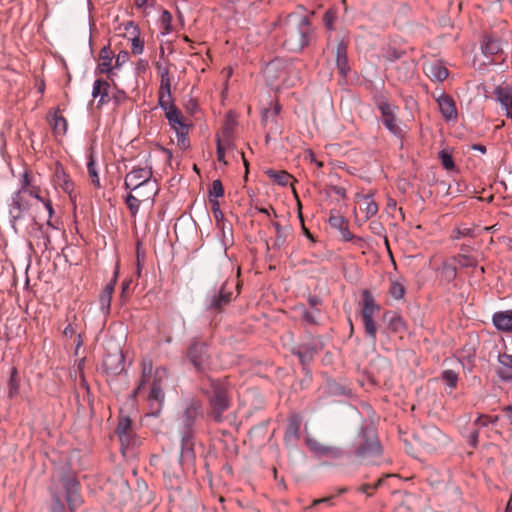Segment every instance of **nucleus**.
Returning a JSON list of instances; mask_svg holds the SVG:
<instances>
[{"label": "nucleus", "mask_w": 512, "mask_h": 512, "mask_svg": "<svg viewBox=\"0 0 512 512\" xmlns=\"http://www.w3.org/2000/svg\"><path fill=\"white\" fill-rule=\"evenodd\" d=\"M166 378L165 369L157 368L153 371L151 359L145 358L141 361V377L131 395V399L137 401L139 397H142L145 387L149 385L148 393L143 396V399L148 403V415L158 417L162 411L165 401L164 382Z\"/></svg>", "instance_id": "1"}, {"label": "nucleus", "mask_w": 512, "mask_h": 512, "mask_svg": "<svg viewBox=\"0 0 512 512\" xmlns=\"http://www.w3.org/2000/svg\"><path fill=\"white\" fill-rule=\"evenodd\" d=\"M80 482L76 477L61 474L50 480V512H75L83 503Z\"/></svg>", "instance_id": "2"}, {"label": "nucleus", "mask_w": 512, "mask_h": 512, "mask_svg": "<svg viewBox=\"0 0 512 512\" xmlns=\"http://www.w3.org/2000/svg\"><path fill=\"white\" fill-rule=\"evenodd\" d=\"M202 393L208 400V417L216 423H222L223 413L232 405V386L226 378L214 379L209 377L207 384H203Z\"/></svg>", "instance_id": "3"}, {"label": "nucleus", "mask_w": 512, "mask_h": 512, "mask_svg": "<svg viewBox=\"0 0 512 512\" xmlns=\"http://www.w3.org/2000/svg\"><path fill=\"white\" fill-rule=\"evenodd\" d=\"M372 100L380 113V120L386 130L399 140L405 137V130L401 126V121L397 116L398 106L389 102L386 95L382 92L374 93Z\"/></svg>", "instance_id": "4"}, {"label": "nucleus", "mask_w": 512, "mask_h": 512, "mask_svg": "<svg viewBox=\"0 0 512 512\" xmlns=\"http://www.w3.org/2000/svg\"><path fill=\"white\" fill-rule=\"evenodd\" d=\"M153 177L152 166L135 167L126 174L124 179V188L129 191H138L147 189V194L142 195L144 199H153L157 192V182Z\"/></svg>", "instance_id": "5"}, {"label": "nucleus", "mask_w": 512, "mask_h": 512, "mask_svg": "<svg viewBox=\"0 0 512 512\" xmlns=\"http://www.w3.org/2000/svg\"><path fill=\"white\" fill-rule=\"evenodd\" d=\"M381 444L373 424L362 425L353 442V453L357 458L366 459L380 456Z\"/></svg>", "instance_id": "6"}, {"label": "nucleus", "mask_w": 512, "mask_h": 512, "mask_svg": "<svg viewBox=\"0 0 512 512\" xmlns=\"http://www.w3.org/2000/svg\"><path fill=\"white\" fill-rule=\"evenodd\" d=\"M158 104L165 112L170 127L177 135V144L182 149L189 147L188 132L189 126L184 121V116L180 109L174 104L173 98L158 101Z\"/></svg>", "instance_id": "7"}, {"label": "nucleus", "mask_w": 512, "mask_h": 512, "mask_svg": "<svg viewBox=\"0 0 512 512\" xmlns=\"http://www.w3.org/2000/svg\"><path fill=\"white\" fill-rule=\"evenodd\" d=\"M233 283L223 282L214 287L205 297V310L210 314H220L233 299Z\"/></svg>", "instance_id": "8"}, {"label": "nucleus", "mask_w": 512, "mask_h": 512, "mask_svg": "<svg viewBox=\"0 0 512 512\" xmlns=\"http://www.w3.org/2000/svg\"><path fill=\"white\" fill-rule=\"evenodd\" d=\"M203 417V408L200 400L188 399L180 417L179 434H196V422Z\"/></svg>", "instance_id": "9"}, {"label": "nucleus", "mask_w": 512, "mask_h": 512, "mask_svg": "<svg viewBox=\"0 0 512 512\" xmlns=\"http://www.w3.org/2000/svg\"><path fill=\"white\" fill-rule=\"evenodd\" d=\"M362 300L363 308L361 311V317L364 324L365 334L374 343L377 338V325L373 317L380 311V306L376 304L373 295L368 290H363Z\"/></svg>", "instance_id": "10"}, {"label": "nucleus", "mask_w": 512, "mask_h": 512, "mask_svg": "<svg viewBox=\"0 0 512 512\" xmlns=\"http://www.w3.org/2000/svg\"><path fill=\"white\" fill-rule=\"evenodd\" d=\"M291 63L282 58H274L264 65L263 74L270 86L277 87L279 84L288 85V73Z\"/></svg>", "instance_id": "11"}, {"label": "nucleus", "mask_w": 512, "mask_h": 512, "mask_svg": "<svg viewBox=\"0 0 512 512\" xmlns=\"http://www.w3.org/2000/svg\"><path fill=\"white\" fill-rule=\"evenodd\" d=\"M31 204L27 195L21 192H14L11 196V202L8 205L9 222L13 230L18 232V225L28 215Z\"/></svg>", "instance_id": "12"}, {"label": "nucleus", "mask_w": 512, "mask_h": 512, "mask_svg": "<svg viewBox=\"0 0 512 512\" xmlns=\"http://www.w3.org/2000/svg\"><path fill=\"white\" fill-rule=\"evenodd\" d=\"M311 34L312 27L309 19L302 17L297 28L289 32L285 43L292 46V49L301 50L309 44Z\"/></svg>", "instance_id": "13"}, {"label": "nucleus", "mask_w": 512, "mask_h": 512, "mask_svg": "<svg viewBox=\"0 0 512 512\" xmlns=\"http://www.w3.org/2000/svg\"><path fill=\"white\" fill-rule=\"evenodd\" d=\"M187 357L198 372L206 371L210 356L208 354L207 344L198 339H193L187 350Z\"/></svg>", "instance_id": "14"}, {"label": "nucleus", "mask_w": 512, "mask_h": 512, "mask_svg": "<svg viewBox=\"0 0 512 512\" xmlns=\"http://www.w3.org/2000/svg\"><path fill=\"white\" fill-rule=\"evenodd\" d=\"M419 443L428 452L436 451L446 439V436L442 432L434 427H425L417 436Z\"/></svg>", "instance_id": "15"}, {"label": "nucleus", "mask_w": 512, "mask_h": 512, "mask_svg": "<svg viewBox=\"0 0 512 512\" xmlns=\"http://www.w3.org/2000/svg\"><path fill=\"white\" fill-rule=\"evenodd\" d=\"M306 445L315 457L337 459L341 457L342 451L335 446L324 445L312 437L306 438Z\"/></svg>", "instance_id": "16"}, {"label": "nucleus", "mask_w": 512, "mask_h": 512, "mask_svg": "<svg viewBox=\"0 0 512 512\" xmlns=\"http://www.w3.org/2000/svg\"><path fill=\"white\" fill-rule=\"evenodd\" d=\"M103 368L107 374L116 376L125 370V357L121 349L107 353L103 359Z\"/></svg>", "instance_id": "17"}, {"label": "nucleus", "mask_w": 512, "mask_h": 512, "mask_svg": "<svg viewBox=\"0 0 512 512\" xmlns=\"http://www.w3.org/2000/svg\"><path fill=\"white\" fill-rule=\"evenodd\" d=\"M329 225L340 232L341 238L345 242L353 241L356 244L363 242V238L353 235L349 231L348 221L341 215H331L328 219Z\"/></svg>", "instance_id": "18"}, {"label": "nucleus", "mask_w": 512, "mask_h": 512, "mask_svg": "<svg viewBox=\"0 0 512 512\" xmlns=\"http://www.w3.org/2000/svg\"><path fill=\"white\" fill-rule=\"evenodd\" d=\"M496 101L505 110L508 118L512 117V87L509 84H501L495 87L493 91Z\"/></svg>", "instance_id": "19"}, {"label": "nucleus", "mask_w": 512, "mask_h": 512, "mask_svg": "<svg viewBox=\"0 0 512 512\" xmlns=\"http://www.w3.org/2000/svg\"><path fill=\"white\" fill-rule=\"evenodd\" d=\"M118 275H119V264H116L114 272H113V278L110 280L109 283L106 284V286L104 287V289L99 297L100 309L105 314H108L110 311L112 295H113V292L115 289Z\"/></svg>", "instance_id": "20"}, {"label": "nucleus", "mask_w": 512, "mask_h": 512, "mask_svg": "<svg viewBox=\"0 0 512 512\" xmlns=\"http://www.w3.org/2000/svg\"><path fill=\"white\" fill-rule=\"evenodd\" d=\"M27 234L30 238L38 240V245H42L46 250L51 244L50 235L44 225L32 219V222L27 227Z\"/></svg>", "instance_id": "21"}, {"label": "nucleus", "mask_w": 512, "mask_h": 512, "mask_svg": "<svg viewBox=\"0 0 512 512\" xmlns=\"http://www.w3.org/2000/svg\"><path fill=\"white\" fill-rule=\"evenodd\" d=\"M54 182L63 190V192L69 195L72 201H74V183L71 180L70 176L65 172L63 166L60 163H57L55 166Z\"/></svg>", "instance_id": "22"}, {"label": "nucleus", "mask_w": 512, "mask_h": 512, "mask_svg": "<svg viewBox=\"0 0 512 512\" xmlns=\"http://www.w3.org/2000/svg\"><path fill=\"white\" fill-rule=\"evenodd\" d=\"M115 432L119 437L121 445L123 447L129 446L134 436L131 419L128 416L120 417Z\"/></svg>", "instance_id": "23"}, {"label": "nucleus", "mask_w": 512, "mask_h": 512, "mask_svg": "<svg viewBox=\"0 0 512 512\" xmlns=\"http://www.w3.org/2000/svg\"><path fill=\"white\" fill-rule=\"evenodd\" d=\"M194 436L192 434H180L181 452L179 460L181 464L193 463L195 460Z\"/></svg>", "instance_id": "24"}, {"label": "nucleus", "mask_w": 512, "mask_h": 512, "mask_svg": "<svg viewBox=\"0 0 512 512\" xmlns=\"http://www.w3.org/2000/svg\"><path fill=\"white\" fill-rule=\"evenodd\" d=\"M59 107L55 108L53 111H50L47 116V120L52 127V130L55 135H65L68 130V122L65 117L60 114Z\"/></svg>", "instance_id": "25"}, {"label": "nucleus", "mask_w": 512, "mask_h": 512, "mask_svg": "<svg viewBox=\"0 0 512 512\" xmlns=\"http://www.w3.org/2000/svg\"><path fill=\"white\" fill-rule=\"evenodd\" d=\"M110 84L103 79H96L93 83L92 97L98 98L97 107L100 108L109 103L111 100L109 96Z\"/></svg>", "instance_id": "26"}, {"label": "nucleus", "mask_w": 512, "mask_h": 512, "mask_svg": "<svg viewBox=\"0 0 512 512\" xmlns=\"http://www.w3.org/2000/svg\"><path fill=\"white\" fill-rule=\"evenodd\" d=\"M437 103L443 118L451 121L457 117V109L454 100L447 94H442L437 98Z\"/></svg>", "instance_id": "27"}, {"label": "nucleus", "mask_w": 512, "mask_h": 512, "mask_svg": "<svg viewBox=\"0 0 512 512\" xmlns=\"http://www.w3.org/2000/svg\"><path fill=\"white\" fill-rule=\"evenodd\" d=\"M492 323L497 330L512 333V309L495 312Z\"/></svg>", "instance_id": "28"}, {"label": "nucleus", "mask_w": 512, "mask_h": 512, "mask_svg": "<svg viewBox=\"0 0 512 512\" xmlns=\"http://www.w3.org/2000/svg\"><path fill=\"white\" fill-rule=\"evenodd\" d=\"M498 362L501 366L496 370L497 377L505 382L512 381V355L500 353Z\"/></svg>", "instance_id": "29"}, {"label": "nucleus", "mask_w": 512, "mask_h": 512, "mask_svg": "<svg viewBox=\"0 0 512 512\" xmlns=\"http://www.w3.org/2000/svg\"><path fill=\"white\" fill-rule=\"evenodd\" d=\"M300 438V420L292 416L288 420L284 434V442L287 446H295Z\"/></svg>", "instance_id": "30"}, {"label": "nucleus", "mask_w": 512, "mask_h": 512, "mask_svg": "<svg viewBox=\"0 0 512 512\" xmlns=\"http://www.w3.org/2000/svg\"><path fill=\"white\" fill-rule=\"evenodd\" d=\"M316 353V346L311 342L300 344L293 349V354L299 357L303 365L309 364Z\"/></svg>", "instance_id": "31"}, {"label": "nucleus", "mask_w": 512, "mask_h": 512, "mask_svg": "<svg viewBox=\"0 0 512 512\" xmlns=\"http://www.w3.org/2000/svg\"><path fill=\"white\" fill-rule=\"evenodd\" d=\"M336 66L342 77H346L349 71L347 59V44L340 41L336 46Z\"/></svg>", "instance_id": "32"}, {"label": "nucleus", "mask_w": 512, "mask_h": 512, "mask_svg": "<svg viewBox=\"0 0 512 512\" xmlns=\"http://www.w3.org/2000/svg\"><path fill=\"white\" fill-rule=\"evenodd\" d=\"M101 63L98 64V70L102 74H109L112 71L111 62L113 59L112 51L108 46H104L99 53Z\"/></svg>", "instance_id": "33"}, {"label": "nucleus", "mask_w": 512, "mask_h": 512, "mask_svg": "<svg viewBox=\"0 0 512 512\" xmlns=\"http://www.w3.org/2000/svg\"><path fill=\"white\" fill-rule=\"evenodd\" d=\"M482 52L486 56H494L502 52V45L500 40L493 37H486L482 45Z\"/></svg>", "instance_id": "34"}, {"label": "nucleus", "mask_w": 512, "mask_h": 512, "mask_svg": "<svg viewBox=\"0 0 512 512\" xmlns=\"http://www.w3.org/2000/svg\"><path fill=\"white\" fill-rule=\"evenodd\" d=\"M448 69L439 63L427 67V75L434 81L442 82L448 77Z\"/></svg>", "instance_id": "35"}, {"label": "nucleus", "mask_w": 512, "mask_h": 512, "mask_svg": "<svg viewBox=\"0 0 512 512\" xmlns=\"http://www.w3.org/2000/svg\"><path fill=\"white\" fill-rule=\"evenodd\" d=\"M364 208H361L365 213V219L368 220L378 213V205L373 199L372 194L362 195Z\"/></svg>", "instance_id": "36"}, {"label": "nucleus", "mask_w": 512, "mask_h": 512, "mask_svg": "<svg viewBox=\"0 0 512 512\" xmlns=\"http://www.w3.org/2000/svg\"><path fill=\"white\" fill-rule=\"evenodd\" d=\"M172 98L171 94V78L170 74L161 75L160 77V87L158 90V101L167 100Z\"/></svg>", "instance_id": "37"}, {"label": "nucleus", "mask_w": 512, "mask_h": 512, "mask_svg": "<svg viewBox=\"0 0 512 512\" xmlns=\"http://www.w3.org/2000/svg\"><path fill=\"white\" fill-rule=\"evenodd\" d=\"M457 276V269L454 265L444 262L439 268V277L441 280L450 283L455 280Z\"/></svg>", "instance_id": "38"}, {"label": "nucleus", "mask_w": 512, "mask_h": 512, "mask_svg": "<svg viewBox=\"0 0 512 512\" xmlns=\"http://www.w3.org/2000/svg\"><path fill=\"white\" fill-rule=\"evenodd\" d=\"M389 294L395 300H402L406 294V287L402 282L390 279Z\"/></svg>", "instance_id": "39"}, {"label": "nucleus", "mask_w": 512, "mask_h": 512, "mask_svg": "<svg viewBox=\"0 0 512 512\" xmlns=\"http://www.w3.org/2000/svg\"><path fill=\"white\" fill-rule=\"evenodd\" d=\"M87 171H88V174H89L92 184L96 188H99L100 187V178L98 175V171L96 169V163H95V159H94V156L92 153H90L88 156Z\"/></svg>", "instance_id": "40"}, {"label": "nucleus", "mask_w": 512, "mask_h": 512, "mask_svg": "<svg viewBox=\"0 0 512 512\" xmlns=\"http://www.w3.org/2000/svg\"><path fill=\"white\" fill-rule=\"evenodd\" d=\"M291 227L285 226V229L281 232L276 233V237L274 239V242L272 243V249L274 250H280L287 244L288 236L290 235Z\"/></svg>", "instance_id": "41"}, {"label": "nucleus", "mask_w": 512, "mask_h": 512, "mask_svg": "<svg viewBox=\"0 0 512 512\" xmlns=\"http://www.w3.org/2000/svg\"><path fill=\"white\" fill-rule=\"evenodd\" d=\"M267 175L281 186L288 185L292 179V176L286 171L268 170Z\"/></svg>", "instance_id": "42"}, {"label": "nucleus", "mask_w": 512, "mask_h": 512, "mask_svg": "<svg viewBox=\"0 0 512 512\" xmlns=\"http://www.w3.org/2000/svg\"><path fill=\"white\" fill-rule=\"evenodd\" d=\"M146 259V252L144 248L142 247V244L140 241H137L136 243V271L135 274L137 277L141 276V272L143 269V265Z\"/></svg>", "instance_id": "43"}, {"label": "nucleus", "mask_w": 512, "mask_h": 512, "mask_svg": "<svg viewBox=\"0 0 512 512\" xmlns=\"http://www.w3.org/2000/svg\"><path fill=\"white\" fill-rule=\"evenodd\" d=\"M209 201L212 199H217L224 196V187L220 179L213 180L210 188H209Z\"/></svg>", "instance_id": "44"}, {"label": "nucleus", "mask_w": 512, "mask_h": 512, "mask_svg": "<svg viewBox=\"0 0 512 512\" xmlns=\"http://www.w3.org/2000/svg\"><path fill=\"white\" fill-rule=\"evenodd\" d=\"M441 378L449 388L455 389L457 387L459 376L454 370H444L441 374Z\"/></svg>", "instance_id": "45"}, {"label": "nucleus", "mask_w": 512, "mask_h": 512, "mask_svg": "<svg viewBox=\"0 0 512 512\" xmlns=\"http://www.w3.org/2000/svg\"><path fill=\"white\" fill-rule=\"evenodd\" d=\"M453 259L462 268H469V267L477 266V259L471 255L458 254Z\"/></svg>", "instance_id": "46"}, {"label": "nucleus", "mask_w": 512, "mask_h": 512, "mask_svg": "<svg viewBox=\"0 0 512 512\" xmlns=\"http://www.w3.org/2000/svg\"><path fill=\"white\" fill-rule=\"evenodd\" d=\"M130 191L125 197V203L131 213L132 217H135L139 211L141 200H139L135 195H133Z\"/></svg>", "instance_id": "47"}, {"label": "nucleus", "mask_w": 512, "mask_h": 512, "mask_svg": "<svg viewBox=\"0 0 512 512\" xmlns=\"http://www.w3.org/2000/svg\"><path fill=\"white\" fill-rule=\"evenodd\" d=\"M9 390H8V396L9 398L15 397L19 391V381L17 379V369L13 367L11 369L10 379L8 382Z\"/></svg>", "instance_id": "48"}, {"label": "nucleus", "mask_w": 512, "mask_h": 512, "mask_svg": "<svg viewBox=\"0 0 512 512\" xmlns=\"http://www.w3.org/2000/svg\"><path fill=\"white\" fill-rule=\"evenodd\" d=\"M160 23L163 28V34H169L173 31L172 14L168 10H163L160 16Z\"/></svg>", "instance_id": "49"}, {"label": "nucleus", "mask_w": 512, "mask_h": 512, "mask_svg": "<svg viewBox=\"0 0 512 512\" xmlns=\"http://www.w3.org/2000/svg\"><path fill=\"white\" fill-rule=\"evenodd\" d=\"M336 20H337V10L334 8L328 9L325 12L324 17H323V22H324L325 27L330 31L334 30V24H335Z\"/></svg>", "instance_id": "50"}, {"label": "nucleus", "mask_w": 512, "mask_h": 512, "mask_svg": "<svg viewBox=\"0 0 512 512\" xmlns=\"http://www.w3.org/2000/svg\"><path fill=\"white\" fill-rule=\"evenodd\" d=\"M499 418L500 417L498 415H479L478 418L474 421V425L479 427H487L490 424H496L499 421Z\"/></svg>", "instance_id": "51"}, {"label": "nucleus", "mask_w": 512, "mask_h": 512, "mask_svg": "<svg viewBox=\"0 0 512 512\" xmlns=\"http://www.w3.org/2000/svg\"><path fill=\"white\" fill-rule=\"evenodd\" d=\"M389 329L393 332H401L406 330L404 319L399 315L393 316L389 321Z\"/></svg>", "instance_id": "52"}, {"label": "nucleus", "mask_w": 512, "mask_h": 512, "mask_svg": "<svg viewBox=\"0 0 512 512\" xmlns=\"http://www.w3.org/2000/svg\"><path fill=\"white\" fill-rule=\"evenodd\" d=\"M474 231L472 228L466 227V226H460L453 230V234L451 235V238L453 240H459L463 237H473Z\"/></svg>", "instance_id": "53"}, {"label": "nucleus", "mask_w": 512, "mask_h": 512, "mask_svg": "<svg viewBox=\"0 0 512 512\" xmlns=\"http://www.w3.org/2000/svg\"><path fill=\"white\" fill-rule=\"evenodd\" d=\"M39 201L41 203H43L45 209L48 212V219L46 221L47 228L57 229V226L55 225V223L52 222V217L54 215V209H53L51 200L50 199H44L42 197V200H39Z\"/></svg>", "instance_id": "54"}, {"label": "nucleus", "mask_w": 512, "mask_h": 512, "mask_svg": "<svg viewBox=\"0 0 512 512\" xmlns=\"http://www.w3.org/2000/svg\"><path fill=\"white\" fill-rule=\"evenodd\" d=\"M39 201L41 203H43L45 209L48 212V219L46 221L47 228L57 229V226L55 225V223L52 222V217L54 215V209H53L51 200L50 199H44L42 197V200H39Z\"/></svg>", "instance_id": "55"}, {"label": "nucleus", "mask_w": 512, "mask_h": 512, "mask_svg": "<svg viewBox=\"0 0 512 512\" xmlns=\"http://www.w3.org/2000/svg\"><path fill=\"white\" fill-rule=\"evenodd\" d=\"M131 51L135 55H140L144 51V41L140 38V34L131 37Z\"/></svg>", "instance_id": "56"}, {"label": "nucleus", "mask_w": 512, "mask_h": 512, "mask_svg": "<svg viewBox=\"0 0 512 512\" xmlns=\"http://www.w3.org/2000/svg\"><path fill=\"white\" fill-rule=\"evenodd\" d=\"M439 157L441 159L442 166L446 170H453L455 168V163H454V160H453L452 155L450 153H448L447 151L442 150L439 153Z\"/></svg>", "instance_id": "57"}, {"label": "nucleus", "mask_w": 512, "mask_h": 512, "mask_svg": "<svg viewBox=\"0 0 512 512\" xmlns=\"http://www.w3.org/2000/svg\"><path fill=\"white\" fill-rule=\"evenodd\" d=\"M31 176L25 171L20 179V187L16 192H21V194L27 195V189L32 186Z\"/></svg>", "instance_id": "58"}, {"label": "nucleus", "mask_w": 512, "mask_h": 512, "mask_svg": "<svg viewBox=\"0 0 512 512\" xmlns=\"http://www.w3.org/2000/svg\"><path fill=\"white\" fill-rule=\"evenodd\" d=\"M401 65L403 66L404 72L402 76H399V79L406 80L412 76L415 65L412 61H403Z\"/></svg>", "instance_id": "59"}, {"label": "nucleus", "mask_w": 512, "mask_h": 512, "mask_svg": "<svg viewBox=\"0 0 512 512\" xmlns=\"http://www.w3.org/2000/svg\"><path fill=\"white\" fill-rule=\"evenodd\" d=\"M211 203V210L213 212L214 218L217 222L223 221L224 215L220 209V203L217 199H212L210 201Z\"/></svg>", "instance_id": "60"}, {"label": "nucleus", "mask_w": 512, "mask_h": 512, "mask_svg": "<svg viewBox=\"0 0 512 512\" xmlns=\"http://www.w3.org/2000/svg\"><path fill=\"white\" fill-rule=\"evenodd\" d=\"M319 314V310L315 309L314 311L304 310L302 313V319L310 324H317V316Z\"/></svg>", "instance_id": "61"}, {"label": "nucleus", "mask_w": 512, "mask_h": 512, "mask_svg": "<svg viewBox=\"0 0 512 512\" xmlns=\"http://www.w3.org/2000/svg\"><path fill=\"white\" fill-rule=\"evenodd\" d=\"M129 60V53L127 51H121L118 53L115 61V68H120Z\"/></svg>", "instance_id": "62"}, {"label": "nucleus", "mask_w": 512, "mask_h": 512, "mask_svg": "<svg viewBox=\"0 0 512 512\" xmlns=\"http://www.w3.org/2000/svg\"><path fill=\"white\" fill-rule=\"evenodd\" d=\"M124 30L129 33L131 36L140 34V29L137 24H135L133 21H129L126 24H124Z\"/></svg>", "instance_id": "63"}, {"label": "nucleus", "mask_w": 512, "mask_h": 512, "mask_svg": "<svg viewBox=\"0 0 512 512\" xmlns=\"http://www.w3.org/2000/svg\"><path fill=\"white\" fill-rule=\"evenodd\" d=\"M110 98L114 101L116 105H120L127 99V95L124 91L118 90Z\"/></svg>", "instance_id": "64"}]
</instances>
